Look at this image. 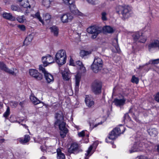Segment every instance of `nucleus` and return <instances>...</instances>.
I'll return each instance as SVG.
<instances>
[{
  "label": "nucleus",
  "instance_id": "38",
  "mask_svg": "<svg viewBox=\"0 0 159 159\" xmlns=\"http://www.w3.org/2000/svg\"><path fill=\"white\" fill-rule=\"evenodd\" d=\"M139 38L140 39H139L138 41V42H140L142 43H144L145 42L146 40V38L142 34V35L140 36Z\"/></svg>",
  "mask_w": 159,
  "mask_h": 159
},
{
  "label": "nucleus",
  "instance_id": "23",
  "mask_svg": "<svg viewBox=\"0 0 159 159\" xmlns=\"http://www.w3.org/2000/svg\"><path fill=\"white\" fill-rule=\"evenodd\" d=\"M3 17L4 18L14 21L15 20V17L12 16L10 13H4L3 14Z\"/></svg>",
  "mask_w": 159,
  "mask_h": 159
},
{
  "label": "nucleus",
  "instance_id": "57",
  "mask_svg": "<svg viewBox=\"0 0 159 159\" xmlns=\"http://www.w3.org/2000/svg\"><path fill=\"white\" fill-rule=\"evenodd\" d=\"M139 159H148L147 158L144 156H140Z\"/></svg>",
  "mask_w": 159,
  "mask_h": 159
},
{
  "label": "nucleus",
  "instance_id": "26",
  "mask_svg": "<svg viewBox=\"0 0 159 159\" xmlns=\"http://www.w3.org/2000/svg\"><path fill=\"white\" fill-rule=\"evenodd\" d=\"M30 99L34 105L38 104L41 102V101L34 96H31Z\"/></svg>",
  "mask_w": 159,
  "mask_h": 159
},
{
  "label": "nucleus",
  "instance_id": "32",
  "mask_svg": "<svg viewBox=\"0 0 159 159\" xmlns=\"http://www.w3.org/2000/svg\"><path fill=\"white\" fill-rule=\"evenodd\" d=\"M52 0H43V5L47 7H48L50 6Z\"/></svg>",
  "mask_w": 159,
  "mask_h": 159
},
{
  "label": "nucleus",
  "instance_id": "19",
  "mask_svg": "<svg viewBox=\"0 0 159 159\" xmlns=\"http://www.w3.org/2000/svg\"><path fill=\"white\" fill-rule=\"evenodd\" d=\"M125 101L126 99L124 98L121 99L116 98L114 100V102L117 106L120 107L124 105Z\"/></svg>",
  "mask_w": 159,
  "mask_h": 159
},
{
  "label": "nucleus",
  "instance_id": "58",
  "mask_svg": "<svg viewBox=\"0 0 159 159\" xmlns=\"http://www.w3.org/2000/svg\"><path fill=\"white\" fill-rule=\"evenodd\" d=\"M157 151L158 153L159 154V145H157Z\"/></svg>",
  "mask_w": 159,
  "mask_h": 159
},
{
  "label": "nucleus",
  "instance_id": "39",
  "mask_svg": "<svg viewBox=\"0 0 159 159\" xmlns=\"http://www.w3.org/2000/svg\"><path fill=\"white\" fill-rule=\"evenodd\" d=\"M10 109L9 107H7V110L6 112L3 114V116L4 117L6 118L10 115Z\"/></svg>",
  "mask_w": 159,
  "mask_h": 159
},
{
  "label": "nucleus",
  "instance_id": "59",
  "mask_svg": "<svg viewBox=\"0 0 159 159\" xmlns=\"http://www.w3.org/2000/svg\"><path fill=\"white\" fill-rule=\"evenodd\" d=\"M102 123V122H100V123H98V124H95L94 126V127H97L98 125H100V124H101Z\"/></svg>",
  "mask_w": 159,
  "mask_h": 159
},
{
  "label": "nucleus",
  "instance_id": "24",
  "mask_svg": "<svg viewBox=\"0 0 159 159\" xmlns=\"http://www.w3.org/2000/svg\"><path fill=\"white\" fill-rule=\"evenodd\" d=\"M50 29L51 32L55 36H58L59 33V29L57 27L55 26H54L50 27Z\"/></svg>",
  "mask_w": 159,
  "mask_h": 159
},
{
  "label": "nucleus",
  "instance_id": "31",
  "mask_svg": "<svg viewBox=\"0 0 159 159\" xmlns=\"http://www.w3.org/2000/svg\"><path fill=\"white\" fill-rule=\"evenodd\" d=\"M149 134L151 136L155 137L157 134V132L155 129H149L148 131Z\"/></svg>",
  "mask_w": 159,
  "mask_h": 159
},
{
  "label": "nucleus",
  "instance_id": "55",
  "mask_svg": "<svg viewBox=\"0 0 159 159\" xmlns=\"http://www.w3.org/2000/svg\"><path fill=\"white\" fill-rule=\"evenodd\" d=\"M145 28L147 29L148 30L150 31L151 30V27L150 25H148L146 26H145Z\"/></svg>",
  "mask_w": 159,
  "mask_h": 159
},
{
  "label": "nucleus",
  "instance_id": "43",
  "mask_svg": "<svg viewBox=\"0 0 159 159\" xmlns=\"http://www.w3.org/2000/svg\"><path fill=\"white\" fill-rule=\"evenodd\" d=\"M92 149V146H90L88 150L87 151V153L85 154V155L86 156V157H85V159H87L88 158H87V157L89 155Z\"/></svg>",
  "mask_w": 159,
  "mask_h": 159
},
{
  "label": "nucleus",
  "instance_id": "18",
  "mask_svg": "<svg viewBox=\"0 0 159 159\" xmlns=\"http://www.w3.org/2000/svg\"><path fill=\"white\" fill-rule=\"evenodd\" d=\"M155 48L159 49V39L153 40L148 45V49L150 51L152 48Z\"/></svg>",
  "mask_w": 159,
  "mask_h": 159
},
{
  "label": "nucleus",
  "instance_id": "64",
  "mask_svg": "<svg viewBox=\"0 0 159 159\" xmlns=\"http://www.w3.org/2000/svg\"><path fill=\"white\" fill-rule=\"evenodd\" d=\"M22 125H23L25 127H27V126H26V125H22Z\"/></svg>",
  "mask_w": 159,
  "mask_h": 159
},
{
  "label": "nucleus",
  "instance_id": "13",
  "mask_svg": "<svg viewBox=\"0 0 159 159\" xmlns=\"http://www.w3.org/2000/svg\"><path fill=\"white\" fill-rule=\"evenodd\" d=\"M143 145H144V143L143 142L139 141L135 142L133 147L129 150V152L132 153L134 152L138 151L140 150L139 148L143 147Z\"/></svg>",
  "mask_w": 159,
  "mask_h": 159
},
{
  "label": "nucleus",
  "instance_id": "51",
  "mask_svg": "<svg viewBox=\"0 0 159 159\" xmlns=\"http://www.w3.org/2000/svg\"><path fill=\"white\" fill-rule=\"evenodd\" d=\"M63 2L65 3V4L68 5L69 4V3L72 2V1L73 0H62Z\"/></svg>",
  "mask_w": 159,
  "mask_h": 159
},
{
  "label": "nucleus",
  "instance_id": "14",
  "mask_svg": "<svg viewBox=\"0 0 159 159\" xmlns=\"http://www.w3.org/2000/svg\"><path fill=\"white\" fill-rule=\"evenodd\" d=\"M73 19V16L69 13L63 14L61 17V20L63 23L70 22Z\"/></svg>",
  "mask_w": 159,
  "mask_h": 159
},
{
  "label": "nucleus",
  "instance_id": "48",
  "mask_svg": "<svg viewBox=\"0 0 159 159\" xmlns=\"http://www.w3.org/2000/svg\"><path fill=\"white\" fill-rule=\"evenodd\" d=\"M87 1L89 3L93 5H95L98 2L97 0H87Z\"/></svg>",
  "mask_w": 159,
  "mask_h": 159
},
{
  "label": "nucleus",
  "instance_id": "29",
  "mask_svg": "<svg viewBox=\"0 0 159 159\" xmlns=\"http://www.w3.org/2000/svg\"><path fill=\"white\" fill-rule=\"evenodd\" d=\"M57 153L58 159H65V155L61 152L60 149L58 148L57 149Z\"/></svg>",
  "mask_w": 159,
  "mask_h": 159
},
{
  "label": "nucleus",
  "instance_id": "36",
  "mask_svg": "<svg viewBox=\"0 0 159 159\" xmlns=\"http://www.w3.org/2000/svg\"><path fill=\"white\" fill-rule=\"evenodd\" d=\"M90 52L86 51L85 50H82L80 52V55L81 57L86 56L90 54Z\"/></svg>",
  "mask_w": 159,
  "mask_h": 159
},
{
  "label": "nucleus",
  "instance_id": "54",
  "mask_svg": "<svg viewBox=\"0 0 159 159\" xmlns=\"http://www.w3.org/2000/svg\"><path fill=\"white\" fill-rule=\"evenodd\" d=\"M40 148L42 151L44 152L46 150L47 147L45 146H42L40 147Z\"/></svg>",
  "mask_w": 159,
  "mask_h": 159
},
{
  "label": "nucleus",
  "instance_id": "27",
  "mask_svg": "<svg viewBox=\"0 0 159 159\" xmlns=\"http://www.w3.org/2000/svg\"><path fill=\"white\" fill-rule=\"evenodd\" d=\"M102 29L104 31L109 33H113L114 32L113 29L110 26H106L104 27Z\"/></svg>",
  "mask_w": 159,
  "mask_h": 159
},
{
  "label": "nucleus",
  "instance_id": "61",
  "mask_svg": "<svg viewBox=\"0 0 159 159\" xmlns=\"http://www.w3.org/2000/svg\"><path fill=\"white\" fill-rule=\"evenodd\" d=\"M144 66H139V69H142V68H143V67Z\"/></svg>",
  "mask_w": 159,
  "mask_h": 159
},
{
  "label": "nucleus",
  "instance_id": "34",
  "mask_svg": "<svg viewBox=\"0 0 159 159\" xmlns=\"http://www.w3.org/2000/svg\"><path fill=\"white\" fill-rule=\"evenodd\" d=\"M32 38L31 37H28L26 38L24 42V45H28L30 43V42L32 41Z\"/></svg>",
  "mask_w": 159,
  "mask_h": 159
},
{
  "label": "nucleus",
  "instance_id": "22",
  "mask_svg": "<svg viewBox=\"0 0 159 159\" xmlns=\"http://www.w3.org/2000/svg\"><path fill=\"white\" fill-rule=\"evenodd\" d=\"M30 136L28 135H25L24 136V138L23 139H20L19 141L22 144H25L28 142L30 140Z\"/></svg>",
  "mask_w": 159,
  "mask_h": 159
},
{
  "label": "nucleus",
  "instance_id": "60",
  "mask_svg": "<svg viewBox=\"0 0 159 159\" xmlns=\"http://www.w3.org/2000/svg\"><path fill=\"white\" fill-rule=\"evenodd\" d=\"M2 104L0 102V109L2 108Z\"/></svg>",
  "mask_w": 159,
  "mask_h": 159
},
{
  "label": "nucleus",
  "instance_id": "35",
  "mask_svg": "<svg viewBox=\"0 0 159 159\" xmlns=\"http://www.w3.org/2000/svg\"><path fill=\"white\" fill-rule=\"evenodd\" d=\"M33 16L34 18H37L41 22L43 23V21L42 19L40 17V14L39 12L36 13Z\"/></svg>",
  "mask_w": 159,
  "mask_h": 159
},
{
  "label": "nucleus",
  "instance_id": "3",
  "mask_svg": "<svg viewBox=\"0 0 159 159\" xmlns=\"http://www.w3.org/2000/svg\"><path fill=\"white\" fill-rule=\"evenodd\" d=\"M125 130L124 127L121 126L120 128H116L113 130L109 135L108 139H106V140L107 142H109L108 141V139L113 140L115 139L117 136L120 134L123 133Z\"/></svg>",
  "mask_w": 159,
  "mask_h": 159
},
{
  "label": "nucleus",
  "instance_id": "5",
  "mask_svg": "<svg viewBox=\"0 0 159 159\" xmlns=\"http://www.w3.org/2000/svg\"><path fill=\"white\" fill-rule=\"evenodd\" d=\"M102 88V83L99 80H95L91 85L92 91L96 95L99 94L101 93Z\"/></svg>",
  "mask_w": 159,
  "mask_h": 159
},
{
  "label": "nucleus",
  "instance_id": "25",
  "mask_svg": "<svg viewBox=\"0 0 159 159\" xmlns=\"http://www.w3.org/2000/svg\"><path fill=\"white\" fill-rule=\"evenodd\" d=\"M11 8L12 11H16L18 12H23L24 9L22 7H20L18 6L12 5L11 6Z\"/></svg>",
  "mask_w": 159,
  "mask_h": 159
},
{
  "label": "nucleus",
  "instance_id": "50",
  "mask_svg": "<svg viewBox=\"0 0 159 159\" xmlns=\"http://www.w3.org/2000/svg\"><path fill=\"white\" fill-rule=\"evenodd\" d=\"M84 131H82L81 132L78 133V135L80 137H83L84 136Z\"/></svg>",
  "mask_w": 159,
  "mask_h": 159
},
{
  "label": "nucleus",
  "instance_id": "7",
  "mask_svg": "<svg viewBox=\"0 0 159 159\" xmlns=\"http://www.w3.org/2000/svg\"><path fill=\"white\" fill-rule=\"evenodd\" d=\"M79 73L77 74L75 76V89H78L79 83L80 80L81 76L83 73H84L86 72V70L84 66H82L80 67H79Z\"/></svg>",
  "mask_w": 159,
  "mask_h": 159
},
{
  "label": "nucleus",
  "instance_id": "56",
  "mask_svg": "<svg viewBox=\"0 0 159 159\" xmlns=\"http://www.w3.org/2000/svg\"><path fill=\"white\" fill-rule=\"evenodd\" d=\"M129 117V115L128 113H126L125 114L124 116V119H125V118H128Z\"/></svg>",
  "mask_w": 159,
  "mask_h": 159
},
{
  "label": "nucleus",
  "instance_id": "1",
  "mask_svg": "<svg viewBox=\"0 0 159 159\" xmlns=\"http://www.w3.org/2000/svg\"><path fill=\"white\" fill-rule=\"evenodd\" d=\"M116 12L119 14L120 13L122 15V18L125 20L126 19L129 18L130 16L131 12V8L129 6H123L118 5L116 8Z\"/></svg>",
  "mask_w": 159,
  "mask_h": 159
},
{
  "label": "nucleus",
  "instance_id": "52",
  "mask_svg": "<svg viewBox=\"0 0 159 159\" xmlns=\"http://www.w3.org/2000/svg\"><path fill=\"white\" fill-rule=\"evenodd\" d=\"M155 100L159 102V92L158 93L155 97Z\"/></svg>",
  "mask_w": 159,
  "mask_h": 159
},
{
  "label": "nucleus",
  "instance_id": "28",
  "mask_svg": "<svg viewBox=\"0 0 159 159\" xmlns=\"http://www.w3.org/2000/svg\"><path fill=\"white\" fill-rule=\"evenodd\" d=\"M66 123L62 121L59 122L57 125H58L59 127L60 131H63L66 130H68L66 127Z\"/></svg>",
  "mask_w": 159,
  "mask_h": 159
},
{
  "label": "nucleus",
  "instance_id": "15",
  "mask_svg": "<svg viewBox=\"0 0 159 159\" xmlns=\"http://www.w3.org/2000/svg\"><path fill=\"white\" fill-rule=\"evenodd\" d=\"M85 102L86 106L89 107L91 108L94 106V100L90 96L86 95Z\"/></svg>",
  "mask_w": 159,
  "mask_h": 159
},
{
  "label": "nucleus",
  "instance_id": "46",
  "mask_svg": "<svg viewBox=\"0 0 159 159\" xmlns=\"http://www.w3.org/2000/svg\"><path fill=\"white\" fill-rule=\"evenodd\" d=\"M107 13L105 12H102L101 14L102 19V20L105 21L107 20Z\"/></svg>",
  "mask_w": 159,
  "mask_h": 159
},
{
  "label": "nucleus",
  "instance_id": "63",
  "mask_svg": "<svg viewBox=\"0 0 159 159\" xmlns=\"http://www.w3.org/2000/svg\"><path fill=\"white\" fill-rule=\"evenodd\" d=\"M70 64L71 65H73V63L71 62V61L70 60Z\"/></svg>",
  "mask_w": 159,
  "mask_h": 159
},
{
  "label": "nucleus",
  "instance_id": "17",
  "mask_svg": "<svg viewBox=\"0 0 159 159\" xmlns=\"http://www.w3.org/2000/svg\"><path fill=\"white\" fill-rule=\"evenodd\" d=\"M55 117L57 120L54 123L55 125H57L59 122H61L64 120L63 114L60 111L56 113Z\"/></svg>",
  "mask_w": 159,
  "mask_h": 159
},
{
  "label": "nucleus",
  "instance_id": "12",
  "mask_svg": "<svg viewBox=\"0 0 159 159\" xmlns=\"http://www.w3.org/2000/svg\"><path fill=\"white\" fill-rule=\"evenodd\" d=\"M69 5L71 12L73 14L79 16H81L82 13L80 12L76 8L75 2L73 0Z\"/></svg>",
  "mask_w": 159,
  "mask_h": 159
},
{
  "label": "nucleus",
  "instance_id": "20",
  "mask_svg": "<svg viewBox=\"0 0 159 159\" xmlns=\"http://www.w3.org/2000/svg\"><path fill=\"white\" fill-rule=\"evenodd\" d=\"M112 44L116 49V50H112V52H120V49L118 45V39L117 38H115L113 39Z\"/></svg>",
  "mask_w": 159,
  "mask_h": 159
},
{
  "label": "nucleus",
  "instance_id": "9",
  "mask_svg": "<svg viewBox=\"0 0 159 159\" xmlns=\"http://www.w3.org/2000/svg\"><path fill=\"white\" fill-rule=\"evenodd\" d=\"M82 151L78 144L75 143H72L68 150V152L70 153H77Z\"/></svg>",
  "mask_w": 159,
  "mask_h": 159
},
{
  "label": "nucleus",
  "instance_id": "42",
  "mask_svg": "<svg viewBox=\"0 0 159 159\" xmlns=\"http://www.w3.org/2000/svg\"><path fill=\"white\" fill-rule=\"evenodd\" d=\"M6 65L3 62L0 61V69L4 71L7 67Z\"/></svg>",
  "mask_w": 159,
  "mask_h": 159
},
{
  "label": "nucleus",
  "instance_id": "30",
  "mask_svg": "<svg viewBox=\"0 0 159 159\" xmlns=\"http://www.w3.org/2000/svg\"><path fill=\"white\" fill-rule=\"evenodd\" d=\"M141 35H142V32H138L134 33L133 35V37L134 40L135 41L138 42L139 39H140L139 37Z\"/></svg>",
  "mask_w": 159,
  "mask_h": 159
},
{
  "label": "nucleus",
  "instance_id": "47",
  "mask_svg": "<svg viewBox=\"0 0 159 159\" xmlns=\"http://www.w3.org/2000/svg\"><path fill=\"white\" fill-rule=\"evenodd\" d=\"M10 104L12 108H15L18 105V102H10Z\"/></svg>",
  "mask_w": 159,
  "mask_h": 159
},
{
  "label": "nucleus",
  "instance_id": "21",
  "mask_svg": "<svg viewBox=\"0 0 159 159\" xmlns=\"http://www.w3.org/2000/svg\"><path fill=\"white\" fill-rule=\"evenodd\" d=\"M4 71L12 75L16 76V74L18 72V71L16 68H13L12 69H9L7 67Z\"/></svg>",
  "mask_w": 159,
  "mask_h": 159
},
{
  "label": "nucleus",
  "instance_id": "8",
  "mask_svg": "<svg viewBox=\"0 0 159 159\" xmlns=\"http://www.w3.org/2000/svg\"><path fill=\"white\" fill-rule=\"evenodd\" d=\"M39 69L44 74V77L48 83H49L53 81L54 79L53 76L51 74L48 72L43 67L42 65H39Z\"/></svg>",
  "mask_w": 159,
  "mask_h": 159
},
{
  "label": "nucleus",
  "instance_id": "2",
  "mask_svg": "<svg viewBox=\"0 0 159 159\" xmlns=\"http://www.w3.org/2000/svg\"><path fill=\"white\" fill-rule=\"evenodd\" d=\"M66 53L63 49L58 51L55 55V59L59 65H62L66 62Z\"/></svg>",
  "mask_w": 159,
  "mask_h": 159
},
{
  "label": "nucleus",
  "instance_id": "45",
  "mask_svg": "<svg viewBox=\"0 0 159 159\" xmlns=\"http://www.w3.org/2000/svg\"><path fill=\"white\" fill-rule=\"evenodd\" d=\"M68 132V130H65L63 131H60V134L61 137L62 138H64Z\"/></svg>",
  "mask_w": 159,
  "mask_h": 159
},
{
  "label": "nucleus",
  "instance_id": "62",
  "mask_svg": "<svg viewBox=\"0 0 159 159\" xmlns=\"http://www.w3.org/2000/svg\"><path fill=\"white\" fill-rule=\"evenodd\" d=\"M20 105H21V106H22V105H23V102H20Z\"/></svg>",
  "mask_w": 159,
  "mask_h": 159
},
{
  "label": "nucleus",
  "instance_id": "4",
  "mask_svg": "<svg viewBox=\"0 0 159 159\" xmlns=\"http://www.w3.org/2000/svg\"><path fill=\"white\" fill-rule=\"evenodd\" d=\"M102 66L103 61L102 59L97 57L94 59V61L91 65V68L94 72L96 73L101 70Z\"/></svg>",
  "mask_w": 159,
  "mask_h": 159
},
{
  "label": "nucleus",
  "instance_id": "53",
  "mask_svg": "<svg viewBox=\"0 0 159 159\" xmlns=\"http://www.w3.org/2000/svg\"><path fill=\"white\" fill-rule=\"evenodd\" d=\"M76 64L79 66V67H80V66H83L82 63V62L80 61H77L76 62Z\"/></svg>",
  "mask_w": 159,
  "mask_h": 159
},
{
  "label": "nucleus",
  "instance_id": "16",
  "mask_svg": "<svg viewBox=\"0 0 159 159\" xmlns=\"http://www.w3.org/2000/svg\"><path fill=\"white\" fill-rule=\"evenodd\" d=\"M18 1L20 2V6L23 8L24 11L25 10L24 8H26L25 13H26L27 12L26 11H27L26 9L28 7H30V5L29 4L28 0H18Z\"/></svg>",
  "mask_w": 159,
  "mask_h": 159
},
{
  "label": "nucleus",
  "instance_id": "11",
  "mask_svg": "<svg viewBox=\"0 0 159 159\" xmlns=\"http://www.w3.org/2000/svg\"><path fill=\"white\" fill-rule=\"evenodd\" d=\"M44 67L54 62V59L52 57L49 55H47L45 57H43L42 58Z\"/></svg>",
  "mask_w": 159,
  "mask_h": 159
},
{
  "label": "nucleus",
  "instance_id": "33",
  "mask_svg": "<svg viewBox=\"0 0 159 159\" xmlns=\"http://www.w3.org/2000/svg\"><path fill=\"white\" fill-rule=\"evenodd\" d=\"M62 75L63 79L66 80H68L70 79L68 72L65 71L63 72Z\"/></svg>",
  "mask_w": 159,
  "mask_h": 159
},
{
  "label": "nucleus",
  "instance_id": "44",
  "mask_svg": "<svg viewBox=\"0 0 159 159\" xmlns=\"http://www.w3.org/2000/svg\"><path fill=\"white\" fill-rule=\"evenodd\" d=\"M51 18V15L49 14L46 13L44 15L43 17V19L45 20H49Z\"/></svg>",
  "mask_w": 159,
  "mask_h": 159
},
{
  "label": "nucleus",
  "instance_id": "41",
  "mask_svg": "<svg viewBox=\"0 0 159 159\" xmlns=\"http://www.w3.org/2000/svg\"><path fill=\"white\" fill-rule=\"evenodd\" d=\"M25 18L24 16H18L17 18V20L20 23H23L24 22Z\"/></svg>",
  "mask_w": 159,
  "mask_h": 159
},
{
  "label": "nucleus",
  "instance_id": "49",
  "mask_svg": "<svg viewBox=\"0 0 159 159\" xmlns=\"http://www.w3.org/2000/svg\"><path fill=\"white\" fill-rule=\"evenodd\" d=\"M18 27L22 31H24L25 30V28L24 25H18Z\"/></svg>",
  "mask_w": 159,
  "mask_h": 159
},
{
  "label": "nucleus",
  "instance_id": "40",
  "mask_svg": "<svg viewBox=\"0 0 159 159\" xmlns=\"http://www.w3.org/2000/svg\"><path fill=\"white\" fill-rule=\"evenodd\" d=\"M159 63V58L150 60L149 61V63L148 64H147L146 65L148 64H157Z\"/></svg>",
  "mask_w": 159,
  "mask_h": 159
},
{
  "label": "nucleus",
  "instance_id": "6",
  "mask_svg": "<svg viewBox=\"0 0 159 159\" xmlns=\"http://www.w3.org/2000/svg\"><path fill=\"white\" fill-rule=\"evenodd\" d=\"M102 30V28H101L92 26L87 29V31L89 33L93 34L91 37L93 39H94L96 38L98 34L101 33Z\"/></svg>",
  "mask_w": 159,
  "mask_h": 159
},
{
  "label": "nucleus",
  "instance_id": "37",
  "mask_svg": "<svg viewBox=\"0 0 159 159\" xmlns=\"http://www.w3.org/2000/svg\"><path fill=\"white\" fill-rule=\"evenodd\" d=\"M131 81L133 83H135L136 84H138L139 82V79L134 75H133L131 80Z\"/></svg>",
  "mask_w": 159,
  "mask_h": 159
},
{
  "label": "nucleus",
  "instance_id": "10",
  "mask_svg": "<svg viewBox=\"0 0 159 159\" xmlns=\"http://www.w3.org/2000/svg\"><path fill=\"white\" fill-rule=\"evenodd\" d=\"M29 74L31 76L34 77L37 80H41L43 78L42 75L39 73L38 71L36 70L30 69Z\"/></svg>",
  "mask_w": 159,
  "mask_h": 159
}]
</instances>
